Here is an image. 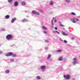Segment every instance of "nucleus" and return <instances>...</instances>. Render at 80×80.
Returning <instances> with one entry per match:
<instances>
[{"label":"nucleus","mask_w":80,"mask_h":80,"mask_svg":"<svg viewBox=\"0 0 80 80\" xmlns=\"http://www.w3.org/2000/svg\"><path fill=\"white\" fill-rule=\"evenodd\" d=\"M5 18H6V19H8V18H10V16H9L8 15H7L6 16Z\"/></svg>","instance_id":"nucleus-12"},{"label":"nucleus","mask_w":80,"mask_h":80,"mask_svg":"<svg viewBox=\"0 0 80 80\" xmlns=\"http://www.w3.org/2000/svg\"><path fill=\"white\" fill-rule=\"evenodd\" d=\"M21 4L22 5H26V2L24 1H22L21 3Z\"/></svg>","instance_id":"nucleus-8"},{"label":"nucleus","mask_w":80,"mask_h":80,"mask_svg":"<svg viewBox=\"0 0 80 80\" xmlns=\"http://www.w3.org/2000/svg\"><path fill=\"white\" fill-rule=\"evenodd\" d=\"M36 78L38 80H40V77L39 76H37L36 77Z\"/></svg>","instance_id":"nucleus-18"},{"label":"nucleus","mask_w":80,"mask_h":80,"mask_svg":"<svg viewBox=\"0 0 80 80\" xmlns=\"http://www.w3.org/2000/svg\"><path fill=\"white\" fill-rule=\"evenodd\" d=\"M74 38H74V37H72V40L74 39Z\"/></svg>","instance_id":"nucleus-33"},{"label":"nucleus","mask_w":80,"mask_h":80,"mask_svg":"<svg viewBox=\"0 0 80 80\" xmlns=\"http://www.w3.org/2000/svg\"><path fill=\"white\" fill-rule=\"evenodd\" d=\"M62 33L63 35L67 36V35H68V34H66V33H65L64 32H62Z\"/></svg>","instance_id":"nucleus-14"},{"label":"nucleus","mask_w":80,"mask_h":80,"mask_svg":"<svg viewBox=\"0 0 80 80\" xmlns=\"http://www.w3.org/2000/svg\"><path fill=\"white\" fill-rule=\"evenodd\" d=\"M5 72L6 73H10V70H7L5 71Z\"/></svg>","instance_id":"nucleus-10"},{"label":"nucleus","mask_w":80,"mask_h":80,"mask_svg":"<svg viewBox=\"0 0 80 80\" xmlns=\"http://www.w3.org/2000/svg\"><path fill=\"white\" fill-rule=\"evenodd\" d=\"M53 20H52L51 21V23H52V25H53V24H54L53 22Z\"/></svg>","instance_id":"nucleus-24"},{"label":"nucleus","mask_w":80,"mask_h":80,"mask_svg":"<svg viewBox=\"0 0 80 80\" xmlns=\"http://www.w3.org/2000/svg\"><path fill=\"white\" fill-rule=\"evenodd\" d=\"M56 32L57 33H58V34H60V32L57 31H56Z\"/></svg>","instance_id":"nucleus-30"},{"label":"nucleus","mask_w":80,"mask_h":80,"mask_svg":"<svg viewBox=\"0 0 80 80\" xmlns=\"http://www.w3.org/2000/svg\"><path fill=\"white\" fill-rule=\"evenodd\" d=\"M18 2L16 1L14 3L15 6V7H17V6H18Z\"/></svg>","instance_id":"nucleus-9"},{"label":"nucleus","mask_w":80,"mask_h":80,"mask_svg":"<svg viewBox=\"0 0 80 80\" xmlns=\"http://www.w3.org/2000/svg\"><path fill=\"white\" fill-rule=\"evenodd\" d=\"M16 20H17V18H14L13 19H12L11 22L12 23H13L15 21H16Z\"/></svg>","instance_id":"nucleus-5"},{"label":"nucleus","mask_w":80,"mask_h":80,"mask_svg":"<svg viewBox=\"0 0 80 80\" xmlns=\"http://www.w3.org/2000/svg\"><path fill=\"white\" fill-rule=\"evenodd\" d=\"M39 11L41 12H43V11L41 9H39Z\"/></svg>","instance_id":"nucleus-28"},{"label":"nucleus","mask_w":80,"mask_h":80,"mask_svg":"<svg viewBox=\"0 0 80 80\" xmlns=\"http://www.w3.org/2000/svg\"><path fill=\"white\" fill-rule=\"evenodd\" d=\"M72 80H75V79H73Z\"/></svg>","instance_id":"nucleus-41"},{"label":"nucleus","mask_w":80,"mask_h":80,"mask_svg":"<svg viewBox=\"0 0 80 80\" xmlns=\"http://www.w3.org/2000/svg\"><path fill=\"white\" fill-rule=\"evenodd\" d=\"M76 20H77V21H79V19H76Z\"/></svg>","instance_id":"nucleus-37"},{"label":"nucleus","mask_w":80,"mask_h":80,"mask_svg":"<svg viewBox=\"0 0 80 80\" xmlns=\"http://www.w3.org/2000/svg\"><path fill=\"white\" fill-rule=\"evenodd\" d=\"M59 23H61V22H59Z\"/></svg>","instance_id":"nucleus-42"},{"label":"nucleus","mask_w":80,"mask_h":80,"mask_svg":"<svg viewBox=\"0 0 80 80\" xmlns=\"http://www.w3.org/2000/svg\"><path fill=\"white\" fill-rule=\"evenodd\" d=\"M13 38V36L11 34H9L7 35L6 37V38L7 40H11Z\"/></svg>","instance_id":"nucleus-1"},{"label":"nucleus","mask_w":80,"mask_h":80,"mask_svg":"<svg viewBox=\"0 0 80 80\" xmlns=\"http://www.w3.org/2000/svg\"><path fill=\"white\" fill-rule=\"evenodd\" d=\"M64 43H67V41L65 40H64Z\"/></svg>","instance_id":"nucleus-31"},{"label":"nucleus","mask_w":80,"mask_h":80,"mask_svg":"<svg viewBox=\"0 0 80 80\" xmlns=\"http://www.w3.org/2000/svg\"><path fill=\"white\" fill-rule=\"evenodd\" d=\"M36 12L35 11H32V13H33V14H36Z\"/></svg>","instance_id":"nucleus-17"},{"label":"nucleus","mask_w":80,"mask_h":80,"mask_svg":"<svg viewBox=\"0 0 80 80\" xmlns=\"http://www.w3.org/2000/svg\"><path fill=\"white\" fill-rule=\"evenodd\" d=\"M59 61H62V60H63V57H61L60 58H59Z\"/></svg>","instance_id":"nucleus-13"},{"label":"nucleus","mask_w":80,"mask_h":80,"mask_svg":"<svg viewBox=\"0 0 80 80\" xmlns=\"http://www.w3.org/2000/svg\"><path fill=\"white\" fill-rule=\"evenodd\" d=\"M57 21L56 19H55L54 20V22H55V23H56V22H57Z\"/></svg>","instance_id":"nucleus-35"},{"label":"nucleus","mask_w":80,"mask_h":80,"mask_svg":"<svg viewBox=\"0 0 80 80\" xmlns=\"http://www.w3.org/2000/svg\"><path fill=\"white\" fill-rule=\"evenodd\" d=\"M66 1L67 2H68V3H69V2H70V0H66Z\"/></svg>","instance_id":"nucleus-25"},{"label":"nucleus","mask_w":80,"mask_h":80,"mask_svg":"<svg viewBox=\"0 0 80 80\" xmlns=\"http://www.w3.org/2000/svg\"><path fill=\"white\" fill-rule=\"evenodd\" d=\"M55 30H57V27H56L55 28Z\"/></svg>","instance_id":"nucleus-39"},{"label":"nucleus","mask_w":80,"mask_h":80,"mask_svg":"<svg viewBox=\"0 0 80 80\" xmlns=\"http://www.w3.org/2000/svg\"><path fill=\"white\" fill-rule=\"evenodd\" d=\"M42 28H43V29H44V30H47V28L45 26H42Z\"/></svg>","instance_id":"nucleus-11"},{"label":"nucleus","mask_w":80,"mask_h":80,"mask_svg":"<svg viewBox=\"0 0 80 80\" xmlns=\"http://www.w3.org/2000/svg\"><path fill=\"white\" fill-rule=\"evenodd\" d=\"M45 41L46 42H47V43H48L49 42V41H48L47 39L46 40H45Z\"/></svg>","instance_id":"nucleus-27"},{"label":"nucleus","mask_w":80,"mask_h":80,"mask_svg":"<svg viewBox=\"0 0 80 80\" xmlns=\"http://www.w3.org/2000/svg\"><path fill=\"white\" fill-rule=\"evenodd\" d=\"M60 26H61V27H64V25L62 24H60Z\"/></svg>","instance_id":"nucleus-29"},{"label":"nucleus","mask_w":80,"mask_h":80,"mask_svg":"<svg viewBox=\"0 0 80 80\" xmlns=\"http://www.w3.org/2000/svg\"><path fill=\"white\" fill-rule=\"evenodd\" d=\"M64 78H66L67 80H68L70 78V76L68 74L67 75H64L63 76Z\"/></svg>","instance_id":"nucleus-2"},{"label":"nucleus","mask_w":80,"mask_h":80,"mask_svg":"<svg viewBox=\"0 0 80 80\" xmlns=\"http://www.w3.org/2000/svg\"><path fill=\"white\" fill-rule=\"evenodd\" d=\"M51 27H53V26H52Z\"/></svg>","instance_id":"nucleus-44"},{"label":"nucleus","mask_w":80,"mask_h":80,"mask_svg":"<svg viewBox=\"0 0 80 80\" xmlns=\"http://www.w3.org/2000/svg\"><path fill=\"white\" fill-rule=\"evenodd\" d=\"M43 32L44 33H47V32L46 31H43Z\"/></svg>","instance_id":"nucleus-36"},{"label":"nucleus","mask_w":80,"mask_h":80,"mask_svg":"<svg viewBox=\"0 0 80 80\" xmlns=\"http://www.w3.org/2000/svg\"><path fill=\"white\" fill-rule=\"evenodd\" d=\"M2 31H5V29H2Z\"/></svg>","instance_id":"nucleus-38"},{"label":"nucleus","mask_w":80,"mask_h":80,"mask_svg":"<svg viewBox=\"0 0 80 80\" xmlns=\"http://www.w3.org/2000/svg\"><path fill=\"white\" fill-rule=\"evenodd\" d=\"M73 63L74 64H75V63H77V61H76L77 60V58H74L73 59Z\"/></svg>","instance_id":"nucleus-6"},{"label":"nucleus","mask_w":80,"mask_h":80,"mask_svg":"<svg viewBox=\"0 0 80 80\" xmlns=\"http://www.w3.org/2000/svg\"><path fill=\"white\" fill-rule=\"evenodd\" d=\"M50 57H51V55L50 54L48 56V59H49V58H50Z\"/></svg>","instance_id":"nucleus-19"},{"label":"nucleus","mask_w":80,"mask_h":80,"mask_svg":"<svg viewBox=\"0 0 80 80\" xmlns=\"http://www.w3.org/2000/svg\"><path fill=\"white\" fill-rule=\"evenodd\" d=\"M12 52H9L6 54V57H9L10 56H12Z\"/></svg>","instance_id":"nucleus-3"},{"label":"nucleus","mask_w":80,"mask_h":80,"mask_svg":"<svg viewBox=\"0 0 80 80\" xmlns=\"http://www.w3.org/2000/svg\"><path fill=\"white\" fill-rule=\"evenodd\" d=\"M54 18H53V19H52V20H54Z\"/></svg>","instance_id":"nucleus-40"},{"label":"nucleus","mask_w":80,"mask_h":80,"mask_svg":"<svg viewBox=\"0 0 80 80\" xmlns=\"http://www.w3.org/2000/svg\"><path fill=\"white\" fill-rule=\"evenodd\" d=\"M46 68L45 66H42L41 67V69H45Z\"/></svg>","instance_id":"nucleus-7"},{"label":"nucleus","mask_w":80,"mask_h":80,"mask_svg":"<svg viewBox=\"0 0 80 80\" xmlns=\"http://www.w3.org/2000/svg\"><path fill=\"white\" fill-rule=\"evenodd\" d=\"M36 14L37 15H40V13L38 12H36Z\"/></svg>","instance_id":"nucleus-20"},{"label":"nucleus","mask_w":80,"mask_h":80,"mask_svg":"<svg viewBox=\"0 0 80 80\" xmlns=\"http://www.w3.org/2000/svg\"><path fill=\"white\" fill-rule=\"evenodd\" d=\"M53 1H51L50 2L49 5H53Z\"/></svg>","instance_id":"nucleus-15"},{"label":"nucleus","mask_w":80,"mask_h":80,"mask_svg":"<svg viewBox=\"0 0 80 80\" xmlns=\"http://www.w3.org/2000/svg\"><path fill=\"white\" fill-rule=\"evenodd\" d=\"M71 14L72 15H76V14H75V13H74L73 12H72L71 13Z\"/></svg>","instance_id":"nucleus-22"},{"label":"nucleus","mask_w":80,"mask_h":80,"mask_svg":"<svg viewBox=\"0 0 80 80\" xmlns=\"http://www.w3.org/2000/svg\"><path fill=\"white\" fill-rule=\"evenodd\" d=\"M8 2H12V0H8Z\"/></svg>","instance_id":"nucleus-26"},{"label":"nucleus","mask_w":80,"mask_h":80,"mask_svg":"<svg viewBox=\"0 0 80 80\" xmlns=\"http://www.w3.org/2000/svg\"><path fill=\"white\" fill-rule=\"evenodd\" d=\"M57 52H62V50L61 49H59L57 51Z\"/></svg>","instance_id":"nucleus-16"},{"label":"nucleus","mask_w":80,"mask_h":80,"mask_svg":"<svg viewBox=\"0 0 80 80\" xmlns=\"http://www.w3.org/2000/svg\"><path fill=\"white\" fill-rule=\"evenodd\" d=\"M10 61L11 62H14V61H15V60L13 59H10Z\"/></svg>","instance_id":"nucleus-23"},{"label":"nucleus","mask_w":80,"mask_h":80,"mask_svg":"<svg viewBox=\"0 0 80 80\" xmlns=\"http://www.w3.org/2000/svg\"><path fill=\"white\" fill-rule=\"evenodd\" d=\"M3 53V52L2 51H0V54H1V53Z\"/></svg>","instance_id":"nucleus-34"},{"label":"nucleus","mask_w":80,"mask_h":80,"mask_svg":"<svg viewBox=\"0 0 80 80\" xmlns=\"http://www.w3.org/2000/svg\"><path fill=\"white\" fill-rule=\"evenodd\" d=\"M54 32V33H55V31H54V32Z\"/></svg>","instance_id":"nucleus-43"},{"label":"nucleus","mask_w":80,"mask_h":80,"mask_svg":"<svg viewBox=\"0 0 80 80\" xmlns=\"http://www.w3.org/2000/svg\"><path fill=\"white\" fill-rule=\"evenodd\" d=\"M12 57H16V54H13L12 53Z\"/></svg>","instance_id":"nucleus-21"},{"label":"nucleus","mask_w":80,"mask_h":80,"mask_svg":"<svg viewBox=\"0 0 80 80\" xmlns=\"http://www.w3.org/2000/svg\"><path fill=\"white\" fill-rule=\"evenodd\" d=\"M75 20V18H73V19H72L71 20L72 22H73V23H76V21Z\"/></svg>","instance_id":"nucleus-4"},{"label":"nucleus","mask_w":80,"mask_h":80,"mask_svg":"<svg viewBox=\"0 0 80 80\" xmlns=\"http://www.w3.org/2000/svg\"><path fill=\"white\" fill-rule=\"evenodd\" d=\"M45 50H48V47H46V48H45Z\"/></svg>","instance_id":"nucleus-32"}]
</instances>
